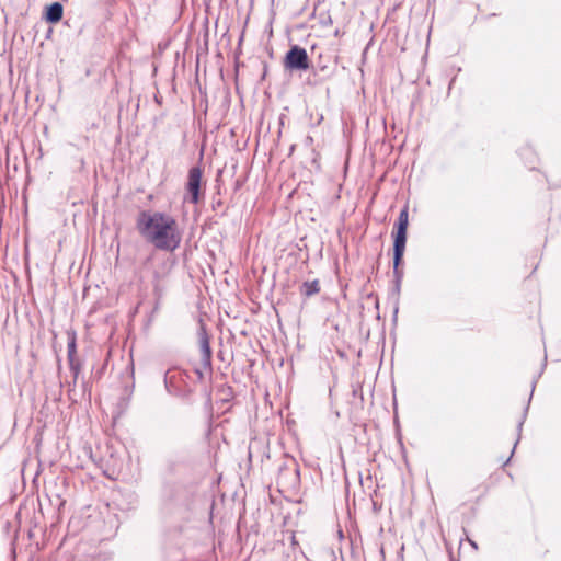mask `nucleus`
Segmentation results:
<instances>
[{
  "instance_id": "f257e3e1",
  "label": "nucleus",
  "mask_w": 561,
  "mask_h": 561,
  "mask_svg": "<svg viewBox=\"0 0 561 561\" xmlns=\"http://www.w3.org/2000/svg\"><path fill=\"white\" fill-rule=\"evenodd\" d=\"M136 228L147 242L159 250L174 251L182 241L176 219L162 211H140Z\"/></svg>"
},
{
  "instance_id": "f03ea898",
  "label": "nucleus",
  "mask_w": 561,
  "mask_h": 561,
  "mask_svg": "<svg viewBox=\"0 0 561 561\" xmlns=\"http://www.w3.org/2000/svg\"><path fill=\"white\" fill-rule=\"evenodd\" d=\"M408 225H409V209H408V206H404L399 214V218H398V222H397V232L394 234V242H393V251H394L393 271L397 275L399 274L398 266L400 264V261L402 259V255H403L404 249H405Z\"/></svg>"
},
{
  "instance_id": "7ed1b4c3",
  "label": "nucleus",
  "mask_w": 561,
  "mask_h": 561,
  "mask_svg": "<svg viewBox=\"0 0 561 561\" xmlns=\"http://www.w3.org/2000/svg\"><path fill=\"white\" fill-rule=\"evenodd\" d=\"M202 178L203 171L201 167H193L190 169L183 196L184 203L197 204L201 196H204Z\"/></svg>"
},
{
  "instance_id": "20e7f679",
  "label": "nucleus",
  "mask_w": 561,
  "mask_h": 561,
  "mask_svg": "<svg viewBox=\"0 0 561 561\" xmlns=\"http://www.w3.org/2000/svg\"><path fill=\"white\" fill-rule=\"evenodd\" d=\"M284 67L288 70H307L309 57L305 48L295 45L286 54Z\"/></svg>"
},
{
  "instance_id": "39448f33",
  "label": "nucleus",
  "mask_w": 561,
  "mask_h": 561,
  "mask_svg": "<svg viewBox=\"0 0 561 561\" xmlns=\"http://www.w3.org/2000/svg\"><path fill=\"white\" fill-rule=\"evenodd\" d=\"M187 375L179 369H170L164 377V383L169 392L180 394L185 391Z\"/></svg>"
},
{
  "instance_id": "423d86ee",
  "label": "nucleus",
  "mask_w": 561,
  "mask_h": 561,
  "mask_svg": "<svg viewBox=\"0 0 561 561\" xmlns=\"http://www.w3.org/2000/svg\"><path fill=\"white\" fill-rule=\"evenodd\" d=\"M199 346H201V356H202V365L204 368L211 367V348L209 345V337L204 329L199 333Z\"/></svg>"
},
{
  "instance_id": "0eeeda50",
  "label": "nucleus",
  "mask_w": 561,
  "mask_h": 561,
  "mask_svg": "<svg viewBox=\"0 0 561 561\" xmlns=\"http://www.w3.org/2000/svg\"><path fill=\"white\" fill-rule=\"evenodd\" d=\"M64 8L59 2H54L47 9L46 20L51 23L59 22L62 18Z\"/></svg>"
},
{
  "instance_id": "6e6552de",
  "label": "nucleus",
  "mask_w": 561,
  "mask_h": 561,
  "mask_svg": "<svg viewBox=\"0 0 561 561\" xmlns=\"http://www.w3.org/2000/svg\"><path fill=\"white\" fill-rule=\"evenodd\" d=\"M320 291V284L318 279L311 282H305L300 286V294L307 298L318 294Z\"/></svg>"
},
{
  "instance_id": "1a4fd4ad",
  "label": "nucleus",
  "mask_w": 561,
  "mask_h": 561,
  "mask_svg": "<svg viewBox=\"0 0 561 561\" xmlns=\"http://www.w3.org/2000/svg\"><path fill=\"white\" fill-rule=\"evenodd\" d=\"M67 336H68V342H67L68 360H72V358L76 357V353H77L76 333L73 331H68Z\"/></svg>"
},
{
  "instance_id": "9d476101",
  "label": "nucleus",
  "mask_w": 561,
  "mask_h": 561,
  "mask_svg": "<svg viewBox=\"0 0 561 561\" xmlns=\"http://www.w3.org/2000/svg\"><path fill=\"white\" fill-rule=\"evenodd\" d=\"M70 370L73 374V377L77 378L79 371H80V362L77 359V357L72 358V360H69Z\"/></svg>"
}]
</instances>
